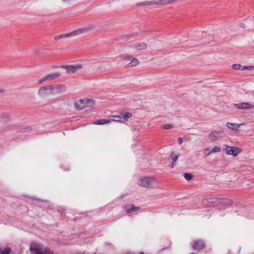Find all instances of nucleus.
<instances>
[{
	"label": "nucleus",
	"mask_w": 254,
	"mask_h": 254,
	"mask_svg": "<svg viewBox=\"0 0 254 254\" xmlns=\"http://www.w3.org/2000/svg\"><path fill=\"white\" fill-rule=\"evenodd\" d=\"M94 28V27L93 25H90L85 27L79 28L68 33L57 36L55 37V39L56 40H58L62 38L76 36L93 30Z\"/></svg>",
	"instance_id": "f257e3e1"
},
{
	"label": "nucleus",
	"mask_w": 254,
	"mask_h": 254,
	"mask_svg": "<svg viewBox=\"0 0 254 254\" xmlns=\"http://www.w3.org/2000/svg\"><path fill=\"white\" fill-rule=\"evenodd\" d=\"M30 250L32 254H53L49 248L39 243L31 244Z\"/></svg>",
	"instance_id": "f03ea898"
},
{
	"label": "nucleus",
	"mask_w": 254,
	"mask_h": 254,
	"mask_svg": "<svg viewBox=\"0 0 254 254\" xmlns=\"http://www.w3.org/2000/svg\"><path fill=\"white\" fill-rule=\"evenodd\" d=\"M156 183L157 180L154 178L150 177H143L137 181L138 186L146 188L154 187Z\"/></svg>",
	"instance_id": "7ed1b4c3"
},
{
	"label": "nucleus",
	"mask_w": 254,
	"mask_h": 254,
	"mask_svg": "<svg viewBox=\"0 0 254 254\" xmlns=\"http://www.w3.org/2000/svg\"><path fill=\"white\" fill-rule=\"evenodd\" d=\"M94 105V101L90 99H83L76 101L74 106L77 110H83L86 108H91Z\"/></svg>",
	"instance_id": "20e7f679"
},
{
	"label": "nucleus",
	"mask_w": 254,
	"mask_h": 254,
	"mask_svg": "<svg viewBox=\"0 0 254 254\" xmlns=\"http://www.w3.org/2000/svg\"><path fill=\"white\" fill-rule=\"evenodd\" d=\"M223 150L228 155H232L236 157L241 152V150L238 147H232L226 144L223 145Z\"/></svg>",
	"instance_id": "39448f33"
},
{
	"label": "nucleus",
	"mask_w": 254,
	"mask_h": 254,
	"mask_svg": "<svg viewBox=\"0 0 254 254\" xmlns=\"http://www.w3.org/2000/svg\"><path fill=\"white\" fill-rule=\"evenodd\" d=\"M131 114L129 113H123L122 114V116H111L109 117V120L111 121L124 122L126 121L127 119L130 118L131 117Z\"/></svg>",
	"instance_id": "423d86ee"
},
{
	"label": "nucleus",
	"mask_w": 254,
	"mask_h": 254,
	"mask_svg": "<svg viewBox=\"0 0 254 254\" xmlns=\"http://www.w3.org/2000/svg\"><path fill=\"white\" fill-rule=\"evenodd\" d=\"M62 68L65 69L68 74H71L75 73L76 71L80 70L82 66L81 64H77L75 65H65L61 66Z\"/></svg>",
	"instance_id": "0eeeda50"
},
{
	"label": "nucleus",
	"mask_w": 254,
	"mask_h": 254,
	"mask_svg": "<svg viewBox=\"0 0 254 254\" xmlns=\"http://www.w3.org/2000/svg\"><path fill=\"white\" fill-rule=\"evenodd\" d=\"M38 94L42 97L53 95V85H48L42 87L38 90Z\"/></svg>",
	"instance_id": "6e6552de"
},
{
	"label": "nucleus",
	"mask_w": 254,
	"mask_h": 254,
	"mask_svg": "<svg viewBox=\"0 0 254 254\" xmlns=\"http://www.w3.org/2000/svg\"><path fill=\"white\" fill-rule=\"evenodd\" d=\"M224 135L225 133L223 131L214 130L211 132L208 136L211 140L215 141L221 139Z\"/></svg>",
	"instance_id": "1a4fd4ad"
},
{
	"label": "nucleus",
	"mask_w": 254,
	"mask_h": 254,
	"mask_svg": "<svg viewBox=\"0 0 254 254\" xmlns=\"http://www.w3.org/2000/svg\"><path fill=\"white\" fill-rule=\"evenodd\" d=\"M65 91L64 85H53V95H57V97H61Z\"/></svg>",
	"instance_id": "9d476101"
},
{
	"label": "nucleus",
	"mask_w": 254,
	"mask_h": 254,
	"mask_svg": "<svg viewBox=\"0 0 254 254\" xmlns=\"http://www.w3.org/2000/svg\"><path fill=\"white\" fill-rule=\"evenodd\" d=\"M60 76V73L59 72H54L49 73L45 76H44L42 78L39 79L38 81V83L39 84H42L43 82L50 81L52 80H54Z\"/></svg>",
	"instance_id": "9b49d317"
},
{
	"label": "nucleus",
	"mask_w": 254,
	"mask_h": 254,
	"mask_svg": "<svg viewBox=\"0 0 254 254\" xmlns=\"http://www.w3.org/2000/svg\"><path fill=\"white\" fill-rule=\"evenodd\" d=\"M234 106L237 109L245 110L254 108V106L248 102H244L241 103L234 104Z\"/></svg>",
	"instance_id": "f8f14e48"
},
{
	"label": "nucleus",
	"mask_w": 254,
	"mask_h": 254,
	"mask_svg": "<svg viewBox=\"0 0 254 254\" xmlns=\"http://www.w3.org/2000/svg\"><path fill=\"white\" fill-rule=\"evenodd\" d=\"M157 4H160V0H150V1H144L143 2H138L136 4L137 6H150L151 5H157Z\"/></svg>",
	"instance_id": "ddd939ff"
},
{
	"label": "nucleus",
	"mask_w": 254,
	"mask_h": 254,
	"mask_svg": "<svg viewBox=\"0 0 254 254\" xmlns=\"http://www.w3.org/2000/svg\"><path fill=\"white\" fill-rule=\"evenodd\" d=\"M124 60H127V61H130L128 64V65L131 66H136L138 64V61L136 58H132L131 56H125L123 57Z\"/></svg>",
	"instance_id": "4468645a"
},
{
	"label": "nucleus",
	"mask_w": 254,
	"mask_h": 254,
	"mask_svg": "<svg viewBox=\"0 0 254 254\" xmlns=\"http://www.w3.org/2000/svg\"><path fill=\"white\" fill-rule=\"evenodd\" d=\"M204 246V243L202 240H197L194 242L193 248L196 250H199L203 249Z\"/></svg>",
	"instance_id": "2eb2a0df"
},
{
	"label": "nucleus",
	"mask_w": 254,
	"mask_h": 254,
	"mask_svg": "<svg viewBox=\"0 0 254 254\" xmlns=\"http://www.w3.org/2000/svg\"><path fill=\"white\" fill-rule=\"evenodd\" d=\"M244 125V123L238 124L237 123H232L228 122L226 123V127L229 128H230L233 130H237L238 128L241 126Z\"/></svg>",
	"instance_id": "dca6fc26"
},
{
	"label": "nucleus",
	"mask_w": 254,
	"mask_h": 254,
	"mask_svg": "<svg viewBox=\"0 0 254 254\" xmlns=\"http://www.w3.org/2000/svg\"><path fill=\"white\" fill-rule=\"evenodd\" d=\"M111 123V120H106V119H101L99 120H97L94 122V125H103L104 124H107Z\"/></svg>",
	"instance_id": "f3484780"
},
{
	"label": "nucleus",
	"mask_w": 254,
	"mask_h": 254,
	"mask_svg": "<svg viewBox=\"0 0 254 254\" xmlns=\"http://www.w3.org/2000/svg\"><path fill=\"white\" fill-rule=\"evenodd\" d=\"M147 45L145 43H139L133 46V48L135 50H141L146 48Z\"/></svg>",
	"instance_id": "a211bd4d"
},
{
	"label": "nucleus",
	"mask_w": 254,
	"mask_h": 254,
	"mask_svg": "<svg viewBox=\"0 0 254 254\" xmlns=\"http://www.w3.org/2000/svg\"><path fill=\"white\" fill-rule=\"evenodd\" d=\"M220 151H221V149L220 147H219L218 146H215L214 148H213L212 149H211V150L209 152H208V153H206L205 155L206 156H208L212 153H216L219 152Z\"/></svg>",
	"instance_id": "6ab92c4d"
},
{
	"label": "nucleus",
	"mask_w": 254,
	"mask_h": 254,
	"mask_svg": "<svg viewBox=\"0 0 254 254\" xmlns=\"http://www.w3.org/2000/svg\"><path fill=\"white\" fill-rule=\"evenodd\" d=\"M179 0H160V4H166L172 3H175Z\"/></svg>",
	"instance_id": "aec40b11"
},
{
	"label": "nucleus",
	"mask_w": 254,
	"mask_h": 254,
	"mask_svg": "<svg viewBox=\"0 0 254 254\" xmlns=\"http://www.w3.org/2000/svg\"><path fill=\"white\" fill-rule=\"evenodd\" d=\"M139 209V207H135L133 205H131L130 208H128L127 209V213L128 214L133 211H135Z\"/></svg>",
	"instance_id": "412c9836"
},
{
	"label": "nucleus",
	"mask_w": 254,
	"mask_h": 254,
	"mask_svg": "<svg viewBox=\"0 0 254 254\" xmlns=\"http://www.w3.org/2000/svg\"><path fill=\"white\" fill-rule=\"evenodd\" d=\"M243 66L240 64H234L232 65V68L234 69L243 70Z\"/></svg>",
	"instance_id": "4be33fe9"
},
{
	"label": "nucleus",
	"mask_w": 254,
	"mask_h": 254,
	"mask_svg": "<svg viewBox=\"0 0 254 254\" xmlns=\"http://www.w3.org/2000/svg\"><path fill=\"white\" fill-rule=\"evenodd\" d=\"M10 251L11 250L9 248H6L3 250L0 249V254H10Z\"/></svg>",
	"instance_id": "5701e85b"
},
{
	"label": "nucleus",
	"mask_w": 254,
	"mask_h": 254,
	"mask_svg": "<svg viewBox=\"0 0 254 254\" xmlns=\"http://www.w3.org/2000/svg\"><path fill=\"white\" fill-rule=\"evenodd\" d=\"M184 176L185 178L187 181H190L192 178V175L190 173H185Z\"/></svg>",
	"instance_id": "b1692460"
},
{
	"label": "nucleus",
	"mask_w": 254,
	"mask_h": 254,
	"mask_svg": "<svg viewBox=\"0 0 254 254\" xmlns=\"http://www.w3.org/2000/svg\"><path fill=\"white\" fill-rule=\"evenodd\" d=\"M162 128L165 129H169L173 128L174 126L173 124H165L162 126Z\"/></svg>",
	"instance_id": "393cba45"
},
{
	"label": "nucleus",
	"mask_w": 254,
	"mask_h": 254,
	"mask_svg": "<svg viewBox=\"0 0 254 254\" xmlns=\"http://www.w3.org/2000/svg\"><path fill=\"white\" fill-rule=\"evenodd\" d=\"M179 158V155L175 154L174 153H172L170 158L173 161V163L175 162Z\"/></svg>",
	"instance_id": "a878e982"
},
{
	"label": "nucleus",
	"mask_w": 254,
	"mask_h": 254,
	"mask_svg": "<svg viewBox=\"0 0 254 254\" xmlns=\"http://www.w3.org/2000/svg\"><path fill=\"white\" fill-rule=\"evenodd\" d=\"M243 70L245 69L248 70H254V66L250 65V66H243Z\"/></svg>",
	"instance_id": "bb28decb"
},
{
	"label": "nucleus",
	"mask_w": 254,
	"mask_h": 254,
	"mask_svg": "<svg viewBox=\"0 0 254 254\" xmlns=\"http://www.w3.org/2000/svg\"><path fill=\"white\" fill-rule=\"evenodd\" d=\"M31 130V127H25L23 129V132H27Z\"/></svg>",
	"instance_id": "cd10ccee"
},
{
	"label": "nucleus",
	"mask_w": 254,
	"mask_h": 254,
	"mask_svg": "<svg viewBox=\"0 0 254 254\" xmlns=\"http://www.w3.org/2000/svg\"><path fill=\"white\" fill-rule=\"evenodd\" d=\"M239 26L241 28H242V29H245L246 28V25H245V24L244 23H240L239 24Z\"/></svg>",
	"instance_id": "c85d7f7f"
},
{
	"label": "nucleus",
	"mask_w": 254,
	"mask_h": 254,
	"mask_svg": "<svg viewBox=\"0 0 254 254\" xmlns=\"http://www.w3.org/2000/svg\"><path fill=\"white\" fill-rule=\"evenodd\" d=\"M178 142L180 144H182L183 143V138L181 137L178 138Z\"/></svg>",
	"instance_id": "c756f323"
},
{
	"label": "nucleus",
	"mask_w": 254,
	"mask_h": 254,
	"mask_svg": "<svg viewBox=\"0 0 254 254\" xmlns=\"http://www.w3.org/2000/svg\"><path fill=\"white\" fill-rule=\"evenodd\" d=\"M4 91V88L0 87V94L3 93Z\"/></svg>",
	"instance_id": "7c9ffc66"
},
{
	"label": "nucleus",
	"mask_w": 254,
	"mask_h": 254,
	"mask_svg": "<svg viewBox=\"0 0 254 254\" xmlns=\"http://www.w3.org/2000/svg\"><path fill=\"white\" fill-rule=\"evenodd\" d=\"M211 150L209 148H206L205 149H204V151L206 152L207 151H208V153L210 152Z\"/></svg>",
	"instance_id": "2f4dec72"
},
{
	"label": "nucleus",
	"mask_w": 254,
	"mask_h": 254,
	"mask_svg": "<svg viewBox=\"0 0 254 254\" xmlns=\"http://www.w3.org/2000/svg\"><path fill=\"white\" fill-rule=\"evenodd\" d=\"M172 168H173L174 166V163L173 162L171 165L170 166Z\"/></svg>",
	"instance_id": "473e14b6"
}]
</instances>
